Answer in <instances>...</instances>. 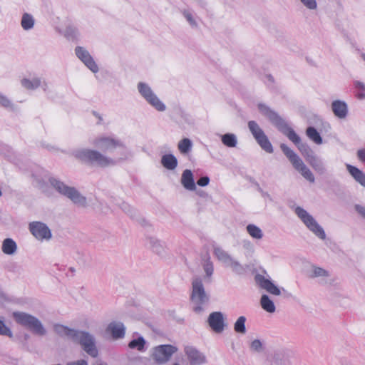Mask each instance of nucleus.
<instances>
[{"label": "nucleus", "mask_w": 365, "mask_h": 365, "mask_svg": "<svg viewBox=\"0 0 365 365\" xmlns=\"http://www.w3.org/2000/svg\"><path fill=\"white\" fill-rule=\"evenodd\" d=\"M331 111L335 117L340 120H345L349 114L347 103L341 100H334L331 104Z\"/></svg>", "instance_id": "19"}, {"label": "nucleus", "mask_w": 365, "mask_h": 365, "mask_svg": "<svg viewBox=\"0 0 365 365\" xmlns=\"http://www.w3.org/2000/svg\"><path fill=\"white\" fill-rule=\"evenodd\" d=\"M209 182L210 178L207 176L202 177L197 181V184L202 187L207 185Z\"/></svg>", "instance_id": "44"}, {"label": "nucleus", "mask_w": 365, "mask_h": 365, "mask_svg": "<svg viewBox=\"0 0 365 365\" xmlns=\"http://www.w3.org/2000/svg\"><path fill=\"white\" fill-rule=\"evenodd\" d=\"M76 56L90 69L93 73H96L99 71V68L89 52L81 46H77L75 48Z\"/></svg>", "instance_id": "15"}, {"label": "nucleus", "mask_w": 365, "mask_h": 365, "mask_svg": "<svg viewBox=\"0 0 365 365\" xmlns=\"http://www.w3.org/2000/svg\"><path fill=\"white\" fill-rule=\"evenodd\" d=\"M148 244L154 252L158 255L164 253V246L162 242L155 237H149L147 238Z\"/></svg>", "instance_id": "28"}, {"label": "nucleus", "mask_w": 365, "mask_h": 365, "mask_svg": "<svg viewBox=\"0 0 365 365\" xmlns=\"http://www.w3.org/2000/svg\"><path fill=\"white\" fill-rule=\"evenodd\" d=\"M13 317L16 323L29 328L36 334L44 336L46 334V329L41 321L31 314L15 312L13 313Z\"/></svg>", "instance_id": "6"}, {"label": "nucleus", "mask_w": 365, "mask_h": 365, "mask_svg": "<svg viewBox=\"0 0 365 365\" xmlns=\"http://www.w3.org/2000/svg\"><path fill=\"white\" fill-rule=\"evenodd\" d=\"M137 88L145 101L158 111L163 112L166 110V106L159 99L148 83L139 82Z\"/></svg>", "instance_id": "10"}, {"label": "nucleus", "mask_w": 365, "mask_h": 365, "mask_svg": "<svg viewBox=\"0 0 365 365\" xmlns=\"http://www.w3.org/2000/svg\"><path fill=\"white\" fill-rule=\"evenodd\" d=\"M257 108L263 115L267 117L282 133L286 135L289 140L296 145L299 150L305 158L306 161L307 159L310 158V156L314 155L311 148L307 143H302L301 138L278 113L264 103H259Z\"/></svg>", "instance_id": "2"}, {"label": "nucleus", "mask_w": 365, "mask_h": 365, "mask_svg": "<svg viewBox=\"0 0 365 365\" xmlns=\"http://www.w3.org/2000/svg\"><path fill=\"white\" fill-rule=\"evenodd\" d=\"M66 365H88V361L85 359H78L76 361H70Z\"/></svg>", "instance_id": "45"}, {"label": "nucleus", "mask_w": 365, "mask_h": 365, "mask_svg": "<svg viewBox=\"0 0 365 365\" xmlns=\"http://www.w3.org/2000/svg\"><path fill=\"white\" fill-rule=\"evenodd\" d=\"M73 342L79 344L91 357L96 358L98 356L96 338L90 332L77 329Z\"/></svg>", "instance_id": "7"}, {"label": "nucleus", "mask_w": 365, "mask_h": 365, "mask_svg": "<svg viewBox=\"0 0 365 365\" xmlns=\"http://www.w3.org/2000/svg\"><path fill=\"white\" fill-rule=\"evenodd\" d=\"M355 210L363 217L365 219V207L360 205H355Z\"/></svg>", "instance_id": "46"}, {"label": "nucleus", "mask_w": 365, "mask_h": 365, "mask_svg": "<svg viewBox=\"0 0 365 365\" xmlns=\"http://www.w3.org/2000/svg\"><path fill=\"white\" fill-rule=\"evenodd\" d=\"M53 331L58 336L73 341L77 329L69 328L63 324H56L53 325Z\"/></svg>", "instance_id": "20"}, {"label": "nucleus", "mask_w": 365, "mask_h": 365, "mask_svg": "<svg viewBox=\"0 0 365 365\" xmlns=\"http://www.w3.org/2000/svg\"><path fill=\"white\" fill-rule=\"evenodd\" d=\"M107 330L111 334L115 339H122L125 336V328L123 323L119 322H113L108 326Z\"/></svg>", "instance_id": "21"}, {"label": "nucleus", "mask_w": 365, "mask_h": 365, "mask_svg": "<svg viewBox=\"0 0 365 365\" xmlns=\"http://www.w3.org/2000/svg\"><path fill=\"white\" fill-rule=\"evenodd\" d=\"M180 182L185 189L190 191L196 190L193 174L190 170L186 169L182 172Z\"/></svg>", "instance_id": "22"}, {"label": "nucleus", "mask_w": 365, "mask_h": 365, "mask_svg": "<svg viewBox=\"0 0 365 365\" xmlns=\"http://www.w3.org/2000/svg\"><path fill=\"white\" fill-rule=\"evenodd\" d=\"M21 85L27 90H36L41 87L44 91L48 88V83L45 80L38 76L31 78H23L21 80Z\"/></svg>", "instance_id": "17"}, {"label": "nucleus", "mask_w": 365, "mask_h": 365, "mask_svg": "<svg viewBox=\"0 0 365 365\" xmlns=\"http://www.w3.org/2000/svg\"><path fill=\"white\" fill-rule=\"evenodd\" d=\"M246 230L251 237L255 240H261L263 237L262 230L254 224H249Z\"/></svg>", "instance_id": "32"}, {"label": "nucleus", "mask_w": 365, "mask_h": 365, "mask_svg": "<svg viewBox=\"0 0 365 365\" xmlns=\"http://www.w3.org/2000/svg\"><path fill=\"white\" fill-rule=\"evenodd\" d=\"M255 281L259 287L265 289L271 294L279 296L281 294V291L272 281L267 279L264 276L257 274L255 276Z\"/></svg>", "instance_id": "18"}, {"label": "nucleus", "mask_w": 365, "mask_h": 365, "mask_svg": "<svg viewBox=\"0 0 365 365\" xmlns=\"http://www.w3.org/2000/svg\"><path fill=\"white\" fill-rule=\"evenodd\" d=\"M361 57H362V58H363L364 60H365V54H364V53H362V54H361Z\"/></svg>", "instance_id": "54"}, {"label": "nucleus", "mask_w": 365, "mask_h": 365, "mask_svg": "<svg viewBox=\"0 0 365 365\" xmlns=\"http://www.w3.org/2000/svg\"><path fill=\"white\" fill-rule=\"evenodd\" d=\"M294 212L304 225L316 236L322 240L326 238V234L322 227L319 225L307 210L302 207L297 206L294 208Z\"/></svg>", "instance_id": "9"}, {"label": "nucleus", "mask_w": 365, "mask_h": 365, "mask_svg": "<svg viewBox=\"0 0 365 365\" xmlns=\"http://www.w3.org/2000/svg\"><path fill=\"white\" fill-rule=\"evenodd\" d=\"M280 148L286 157L289 159L294 168L298 171L304 178L309 182H314L315 178L310 169L305 165L297 154L286 144H281Z\"/></svg>", "instance_id": "5"}, {"label": "nucleus", "mask_w": 365, "mask_h": 365, "mask_svg": "<svg viewBox=\"0 0 365 365\" xmlns=\"http://www.w3.org/2000/svg\"><path fill=\"white\" fill-rule=\"evenodd\" d=\"M306 135L314 143L317 145L322 144V138L315 128L312 126L308 127L306 130Z\"/></svg>", "instance_id": "30"}, {"label": "nucleus", "mask_w": 365, "mask_h": 365, "mask_svg": "<svg viewBox=\"0 0 365 365\" xmlns=\"http://www.w3.org/2000/svg\"><path fill=\"white\" fill-rule=\"evenodd\" d=\"M0 335L7 336L9 337H12V331L11 329L6 326L5 323L3 320L0 319Z\"/></svg>", "instance_id": "41"}, {"label": "nucleus", "mask_w": 365, "mask_h": 365, "mask_svg": "<svg viewBox=\"0 0 365 365\" xmlns=\"http://www.w3.org/2000/svg\"><path fill=\"white\" fill-rule=\"evenodd\" d=\"M29 230L38 240H48L51 238V232L48 227L41 222H32L29 226Z\"/></svg>", "instance_id": "13"}, {"label": "nucleus", "mask_w": 365, "mask_h": 365, "mask_svg": "<svg viewBox=\"0 0 365 365\" xmlns=\"http://www.w3.org/2000/svg\"><path fill=\"white\" fill-rule=\"evenodd\" d=\"M171 365H180V364L177 363V362H175V363L172 364Z\"/></svg>", "instance_id": "56"}, {"label": "nucleus", "mask_w": 365, "mask_h": 365, "mask_svg": "<svg viewBox=\"0 0 365 365\" xmlns=\"http://www.w3.org/2000/svg\"><path fill=\"white\" fill-rule=\"evenodd\" d=\"M178 160L173 154H165L161 158V164L167 170H173L178 166Z\"/></svg>", "instance_id": "26"}, {"label": "nucleus", "mask_w": 365, "mask_h": 365, "mask_svg": "<svg viewBox=\"0 0 365 365\" xmlns=\"http://www.w3.org/2000/svg\"><path fill=\"white\" fill-rule=\"evenodd\" d=\"M302 4L310 11L317 10L318 4L317 0H299Z\"/></svg>", "instance_id": "39"}, {"label": "nucleus", "mask_w": 365, "mask_h": 365, "mask_svg": "<svg viewBox=\"0 0 365 365\" xmlns=\"http://www.w3.org/2000/svg\"><path fill=\"white\" fill-rule=\"evenodd\" d=\"M355 86L359 90H360L361 91H365V85H364V83L360 82V81H356L355 82Z\"/></svg>", "instance_id": "49"}, {"label": "nucleus", "mask_w": 365, "mask_h": 365, "mask_svg": "<svg viewBox=\"0 0 365 365\" xmlns=\"http://www.w3.org/2000/svg\"><path fill=\"white\" fill-rule=\"evenodd\" d=\"M0 107L14 110L15 106L12 101L5 95L0 93Z\"/></svg>", "instance_id": "38"}, {"label": "nucleus", "mask_w": 365, "mask_h": 365, "mask_svg": "<svg viewBox=\"0 0 365 365\" xmlns=\"http://www.w3.org/2000/svg\"><path fill=\"white\" fill-rule=\"evenodd\" d=\"M251 351L255 352H262L264 349L263 344L262 341L259 339L253 340L250 346Z\"/></svg>", "instance_id": "40"}, {"label": "nucleus", "mask_w": 365, "mask_h": 365, "mask_svg": "<svg viewBox=\"0 0 365 365\" xmlns=\"http://www.w3.org/2000/svg\"><path fill=\"white\" fill-rule=\"evenodd\" d=\"M207 323L215 333H222L225 327V318L221 312H214L210 314Z\"/></svg>", "instance_id": "16"}, {"label": "nucleus", "mask_w": 365, "mask_h": 365, "mask_svg": "<svg viewBox=\"0 0 365 365\" xmlns=\"http://www.w3.org/2000/svg\"><path fill=\"white\" fill-rule=\"evenodd\" d=\"M307 162L317 173L320 175L325 173L326 168L322 160L315 154L310 156V158L307 159Z\"/></svg>", "instance_id": "23"}, {"label": "nucleus", "mask_w": 365, "mask_h": 365, "mask_svg": "<svg viewBox=\"0 0 365 365\" xmlns=\"http://www.w3.org/2000/svg\"><path fill=\"white\" fill-rule=\"evenodd\" d=\"M204 271L207 277H210L213 274V264L210 259H208L204 264Z\"/></svg>", "instance_id": "42"}, {"label": "nucleus", "mask_w": 365, "mask_h": 365, "mask_svg": "<svg viewBox=\"0 0 365 365\" xmlns=\"http://www.w3.org/2000/svg\"><path fill=\"white\" fill-rule=\"evenodd\" d=\"M49 183L58 193L68 197L76 206L80 207H86L87 206L86 197L74 187L68 186L55 178H50Z\"/></svg>", "instance_id": "4"}, {"label": "nucleus", "mask_w": 365, "mask_h": 365, "mask_svg": "<svg viewBox=\"0 0 365 365\" xmlns=\"http://www.w3.org/2000/svg\"><path fill=\"white\" fill-rule=\"evenodd\" d=\"M121 208L125 213L130 215L131 217H133L135 213V210L127 203L123 202Z\"/></svg>", "instance_id": "43"}, {"label": "nucleus", "mask_w": 365, "mask_h": 365, "mask_svg": "<svg viewBox=\"0 0 365 365\" xmlns=\"http://www.w3.org/2000/svg\"><path fill=\"white\" fill-rule=\"evenodd\" d=\"M197 194L201 197H205L207 195L206 193L202 190L197 191Z\"/></svg>", "instance_id": "52"}, {"label": "nucleus", "mask_w": 365, "mask_h": 365, "mask_svg": "<svg viewBox=\"0 0 365 365\" xmlns=\"http://www.w3.org/2000/svg\"><path fill=\"white\" fill-rule=\"evenodd\" d=\"M247 319L245 316H240L234 324V330L240 334H245L247 332L246 323Z\"/></svg>", "instance_id": "34"}, {"label": "nucleus", "mask_w": 365, "mask_h": 365, "mask_svg": "<svg viewBox=\"0 0 365 365\" xmlns=\"http://www.w3.org/2000/svg\"><path fill=\"white\" fill-rule=\"evenodd\" d=\"M2 252L8 255H13L17 251V245L11 238L4 240L1 247Z\"/></svg>", "instance_id": "27"}, {"label": "nucleus", "mask_w": 365, "mask_h": 365, "mask_svg": "<svg viewBox=\"0 0 365 365\" xmlns=\"http://www.w3.org/2000/svg\"><path fill=\"white\" fill-rule=\"evenodd\" d=\"M93 365H109V364H108L106 362H104L101 360H97L93 364Z\"/></svg>", "instance_id": "51"}, {"label": "nucleus", "mask_w": 365, "mask_h": 365, "mask_svg": "<svg viewBox=\"0 0 365 365\" xmlns=\"http://www.w3.org/2000/svg\"><path fill=\"white\" fill-rule=\"evenodd\" d=\"M146 341L145 339L140 336L136 339H133L128 343V347L131 349H136L140 352L145 351Z\"/></svg>", "instance_id": "29"}, {"label": "nucleus", "mask_w": 365, "mask_h": 365, "mask_svg": "<svg viewBox=\"0 0 365 365\" xmlns=\"http://www.w3.org/2000/svg\"><path fill=\"white\" fill-rule=\"evenodd\" d=\"M358 98H360V99H363V98H365V94H364V93H359V94L358 95Z\"/></svg>", "instance_id": "53"}, {"label": "nucleus", "mask_w": 365, "mask_h": 365, "mask_svg": "<svg viewBox=\"0 0 365 365\" xmlns=\"http://www.w3.org/2000/svg\"><path fill=\"white\" fill-rule=\"evenodd\" d=\"M357 157L361 162L365 163V149H359L357 151Z\"/></svg>", "instance_id": "47"}, {"label": "nucleus", "mask_w": 365, "mask_h": 365, "mask_svg": "<svg viewBox=\"0 0 365 365\" xmlns=\"http://www.w3.org/2000/svg\"><path fill=\"white\" fill-rule=\"evenodd\" d=\"M260 304L264 310L269 313H273L275 312V306L274 302L269 299V297L263 294L260 299Z\"/></svg>", "instance_id": "33"}, {"label": "nucleus", "mask_w": 365, "mask_h": 365, "mask_svg": "<svg viewBox=\"0 0 365 365\" xmlns=\"http://www.w3.org/2000/svg\"><path fill=\"white\" fill-rule=\"evenodd\" d=\"M330 274L329 272L317 266H313L312 267L311 274L309 277L311 278H322L321 282L323 284H327V278L329 277Z\"/></svg>", "instance_id": "25"}, {"label": "nucleus", "mask_w": 365, "mask_h": 365, "mask_svg": "<svg viewBox=\"0 0 365 365\" xmlns=\"http://www.w3.org/2000/svg\"><path fill=\"white\" fill-rule=\"evenodd\" d=\"M192 2L195 3L197 6L201 8H205L207 6V2L205 0H191Z\"/></svg>", "instance_id": "48"}, {"label": "nucleus", "mask_w": 365, "mask_h": 365, "mask_svg": "<svg viewBox=\"0 0 365 365\" xmlns=\"http://www.w3.org/2000/svg\"><path fill=\"white\" fill-rule=\"evenodd\" d=\"M213 255L219 262L236 274H240L245 272L243 265L222 247L213 246Z\"/></svg>", "instance_id": "8"}, {"label": "nucleus", "mask_w": 365, "mask_h": 365, "mask_svg": "<svg viewBox=\"0 0 365 365\" xmlns=\"http://www.w3.org/2000/svg\"><path fill=\"white\" fill-rule=\"evenodd\" d=\"M268 78H269V79L270 81H272V80H273V78H272L271 76H269V77H268Z\"/></svg>", "instance_id": "55"}, {"label": "nucleus", "mask_w": 365, "mask_h": 365, "mask_svg": "<svg viewBox=\"0 0 365 365\" xmlns=\"http://www.w3.org/2000/svg\"><path fill=\"white\" fill-rule=\"evenodd\" d=\"M247 126L252 136L261 148L268 153H272L273 147L259 124L255 120H250L247 123Z\"/></svg>", "instance_id": "11"}, {"label": "nucleus", "mask_w": 365, "mask_h": 365, "mask_svg": "<svg viewBox=\"0 0 365 365\" xmlns=\"http://www.w3.org/2000/svg\"><path fill=\"white\" fill-rule=\"evenodd\" d=\"M184 351L190 365H202L207 362L205 355L194 346H187Z\"/></svg>", "instance_id": "14"}, {"label": "nucleus", "mask_w": 365, "mask_h": 365, "mask_svg": "<svg viewBox=\"0 0 365 365\" xmlns=\"http://www.w3.org/2000/svg\"><path fill=\"white\" fill-rule=\"evenodd\" d=\"M181 14H182L183 17L186 19V21L188 22L191 27L197 28L198 26L197 22L193 17V15L190 10L185 9H182L181 10Z\"/></svg>", "instance_id": "37"}, {"label": "nucleus", "mask_w": 365, "mask_h": 365, "mask_svg": "<svg viewBox=\"0 0 365 365\" xmlns=\"http://www.w3.org/2000/svg\"><path fill=\"white\" fill-rule=\"evenodd\" d=\"M177 351V347L173 345H159L153 348L151 357L156 363L163 364L168 362Z\"/></svg>", "instance_id": "12"}, {"label": "nucleus", "mask_w": 365, "mask_h": 365, "mask_svg": "<svg viewBox=\"0 0 365 365\" xmlns=\"http://www.w3.org/2000/svg\"><path fill=\"white\" fill-rule=\"evenodd\" d=\"M222 143L229 148H235L237 144V136L233 133H226L221 136Z\"/></svg>", "instance_id": "35"}, {"label": "nucleus", "mask_w": 365, "mask_h": 365, "mask_svg": "<svg viewBox=\"0 0 365 365\" xmlns=\"http://www.w3.org/2000/svg\"><path fill=\"white\" fill-rule=\"evenodd\" d=\"M35 20L32 15L24 13L21 21V26L24 30L29 31L34 28Z\"/></svg>", "instance_id": "31"}, {"label": "nucleus", "mask_w": 365, "mask_h": 365, "mask_svg": "<svg viewBox=\"0 0 365 365\" xmlns=\"http://www.w3.org/2000/svg\"><path fill=\"white\" fill-rule=\"evenodd\" d=\"M210 300V296L205 289L202 280L195 277L192 281V291L190 294V304L192 311L197 314H202Z\"/></svg>", "instance_id": "3"}, {"label": "nucleus", "mask_w": 365, "mask_h": 365, "mask_svg": "<svg viewBox=\"0 0 365 365\" xmlns=\"http://www.w3.org/2000/svg\"><path fill=\"white\" fill-rule=\"evenodd\" d=\"M91 144L104 151L112 152L113 150L118 148L120 151V156L112 158L97 150L90 148L76 149L72 152V155L84 163L103 168L114 166L118 162L128 158L127 148L120 140L110 137L99 136L92 139Z\"/></svg>", "instance_id": "1"}, {"label": "nucleus", "mask_w": 365, "mask_h": 365, "mask_svg": "<svg viewBox=\"0 0 365 365\" xmlns=\"http://www.w3.org/2000/svg\"><path fill=\"white\" fill-rule=\"evenodd\" d=\"M347 170L354 179L361 186L365 187V173L355 166L346 164Z\"/></svg>", "instance_id": "24"}, {"label": "nucleus", "mask_w": 365, "mask_h": 365, "mask_svg": "<svg viewBox=\"0 0 365 365\" xmlns=\"http://www.w3.org/2000/svg\"><path fill=\"white\" fill-rule=\"evenodd\" d=\"M261 192H262V196L264 198H267V199H269V200H272V197H271L270 195H269L268 192H264V191H261Z\"/></svg>", "instance_id": "50"}, {"label": "nucleus", "mask_w": 365, "mask_h": 365, "mask_svg": "<svg viewBox=\"0 0 365 365\" xmlns=\"http://www.w3.org/2000/svg\"><path fill=\"white\" fill-rule=\"evenodd\" d=\"M192 147V143L189 138H185L180 140L178 144V148L180 153L187 154L188 153Z\"/></svg>", "instance_id": "36"}]
</instances>
